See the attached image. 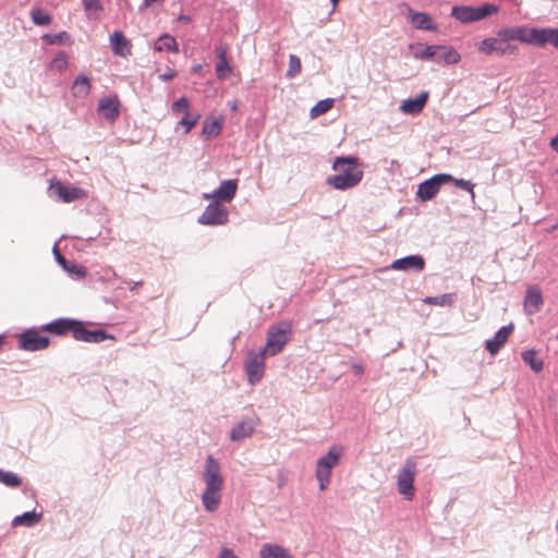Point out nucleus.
I'll use <instances>...</instances> for the list:
<instances>
[{
  "instance_id": "nucleus-54",
  "label": "nucleus",
  "mask_w": 558,
  "mask_h": 558,
  "mask_svg": "<svg viewBox=\"0 0 558 558\" xmlns=\"http://www.w3.org/2000/svg\"><path fill=\"white\" fill-rule=\"evenodd\" d=\"M142 281H136V282H126V284L130 287L131 290H134L136 287H140L142 286Z\"/></svg>"
},
{
  "instance_id": "nucleus-34",
  "label": "nucleus",
  "mask_w": 558,
  "mask_h": 558,
  "mask_svg": "<svg viewBox=\"0 0 558 558\" xmlns=\"http://www.w3.org/2000/svg\"><path fill=\"white\" fill-rule=\"evenodd\" d=\"M301 70H302V63H301L300 58L294 54H290L289 66L286 72V76L288 78H293L301 73Z\"/></svg>"
},
{
  "instance_id": "nucleus-47",
  "label": "nucleus",
  "mask_w": 558,
  "mask_h": 558,
  "mask_svg": "<svg viewBox=\"0 0 558 558\" xmlns=\"http://www.w3.org/2000/svg\"><path fill=\"white\" fill-rule=\"evenodd\" d=\"M218 558H239L233 550L229 548H222Z\"/></svg>"
},
{
  "instance_id": "nucleus-56",
  "label": "nucleus",
  "mask_w": 558,
  "mask_h": 558,
  "mask_svg": "<svg viewBox=\"0 0 558 558\" xmlns=\"http://www.w3.org/2000/svg\"><path fill=\"white\" fill-rule=\"evenodd\" d=\"M281 558H292V556L283 548H281Z\"/></svg>"
},
{
  "instance_id": "nucleus-28",
  "label": "nucleus",
  "mask_w": 558,
  "mask_h": 558,
  "mask_svg": "<svg viewBox=\"0 0 558 558\" xmlns=\"http://www.w3.org/2000/svg\"><path fill=\"white\" fill-rule=\"evenodd\" d=\"M41 518H43L41 512H35V511L24 512L23 514L16 515L13 519L12 525H14V526L24 525V526L31 527V526H34L35 524H37L38 522H40Z\"/></svg>"
},
{
  "instance_id": "nucleus-32",
  "label": "nucleus",
  "mask_w": 558,
  "mask_h": 558,
  "mask_svg": "<svg viewBox=\"0 0 558 558\" xmlns=\"http://www.w3.org/2000/svg\"><path fill=\"white\" fill-rule=\"evenodd\" d=\"M522 360L536 373L543 369V362L536 357V352L534 350L524 351L522 353Z\"/></svg>"
},
{
  "instance_id": "nucleus-17",
  "label": "nucleus",
  "mask_w": 558,
  "mask_h": 558,
  "mask_svg": "<svg viewBox=\"0 0 558 558\" xmlns=\"http://www.w3.org/2000/svg\"><path fill=\"white\" fill-rule=\"evenodd\" d=\"M408 14L412 25L416 29L435 31L436 24L433 23L430 16L425 12H414L410 7H407Z\"/></svg>"
},
{
  "instance_id": "nucleus-51",
  "label": "nucleus",
  "mask_w": 558,
  "mask_h": 558,
  "mask_svg": "<svg viewBox=\"0 0 558 558\" xmlns=\"http://www.w3.org/2000/svg\"><path fill=\"white\" fill-rule=\"evenodd\" d=\"M289 340V338L287 337L286 335V329L283 327V324L281 323V340H280V343H281V348L284 345V343Z\"/></svg>"
},
{
  "instance_id": "nucleus-26",
  "label": "nucleus",
  "mask_w": 558,
  "mask_h": 558,
  "mask_svg": "<svg viewBox=\"0 0 558 558\" xmlns=\"http://www.w3.org/2000/svg\"><path fill=\"white\" fill-rule=\"evenodd\" d=\"M92 88L89 78L85 75H78L71 86L72 95L76 98H85Z\"/></svg>"
},
{
  "instance_id": "nucleus-2",
  "label": "nucleus",
  "mask_w": 558,
  "mask_h": 558,
  "mask_svg": "<svg viewBox=\"0 0 558 558\" xmlns=\"http://www.w3.org/2000/svg\"><path fill=\"white\" fill-rule=\"evenodd\" d=\"M332 169L338 172L328 177L326 182L335 190L345 191L356 186L363 179L362 165L356 157H337Z\"/></svg>"
},
{
  "instance_id": "nucleus-58",
  "label": "nucleus",
  "mask_w": 558,
  "mask_h": 558,
  "mask_svg": "<svg viewBox=\"0 0 558 558\" xmlns=\"http://www.w3.org/2000/svg\"><path fill=\"white\" fill-rule=\"evenodd\" d=\"M338 1L339 0H330V2L332 3L333 9L337 7Z\"/></svg>"
},
{
  "instance_id": "nucleus-23",
  "label": "nucleus",
  "mask_w": 558,
  "mask_h": 558,
  "mask_svg": "<svg viewBox=\"0 0 558 558\" xmlns=\"http://www.w3.org/2000/svg\"><path fill=\"white\" fill-rule=\"evenodd\" d=\"M98 111L109 121H114L119 116V101L117 98H101L98 105Z\"/></svg>"
},
{
  "instance_id": "nucleus-29",
  "label": "nucleus",
  "mask_w": 558,
  "mask_h": 558,
  "mask_svg": "<svg viewBox=\"0 0 558 558\" xmlns=\"http://www.w3.org/2000/svg\"><path fill=\"white\" fill-rule=\"evenodd\" d=\"M155 50L156 51H170L177 53L179 51L178 43L175 38L169 34L161 35L156 44H155Z\"/></svg>"
},
{
  "instance_id": "nucleus-45",
  "label": "nucleus",
  "mask_w": 558,
  "mask_h": 558,
  "mask_svg": "<svg viewBox=\"0 0 558 558\" xmlns=\"http://www.w3.org/2000/svg\"><path fill=\"white\" fill-rule=\"evenodd\" d=\"M63 36H66L65 32H61L56 35H45L44 39L49 44H56V43H60L62 40Z\"/></svg>"
},
{
  "instance_id": "nucleus-37",
  "label": "nucleus",
  "mask_w": 558,
  "mask_h": 558,
  "mask_svg": "<svg viewBox=\"0 0 558 558\" xmlns=\"http://www.w3.org/2000/svg\"><path fill=\"white\" fill-rule=\"evenodd\" d=\"M0 482L10 487H17L21 484V480L15 473L4 471H0Z\"/></svg>"
},
{
  "instance_id": "nucleus-49",
  "label": "nucleus",
  "mask_w": 558,
  "mask_h": 558,
  "mask_svg": "<svg viewBox=\"0 0 558 558\" xmlns=\"http://www.w3.org/2000/svg\"><path fill=\"white\" fill-rule=\"evenodd\" d=\"M351 367L355 375L361 376L364 374V366L357 362H352Z\"/></svg>"
},
{
  "instance_id": "nucleus-16",
  "label": "nucleus",
  "mask_w": 558,
  "mask_h": 558,
  "mask_svg": "<svg viewBox=\"0 0 558 558\" xmlns=\"http://www.w3.org/2000/svg\"><path fill=\"white\" fill-rule=\"evenodd\" d=\"M504 35L508 38L509 41H520L527 45H533V27L529 28L526 26H512V27H504Z\"/></svg>"
},
{
  "instance_id": "nucleus-44",
  "label": "nucleus",
  "mask_w": 558,
  "mask_h": 558,
  "mask_svg": "<svg viewBox=\"0 0 558 558\" xmlns=\"http://www.w3.org/2000/svg\"><path fill=\"white\" fill-rule=\"evenodd\" d=\"M86 11H98L101 9L99 0H84Z\"/></svg>"
},
{
  "instance_id": "nucleus-10",
  "label": "nucleus",
  "mask_w": 558,
  "mask_h": 558,
  "mask_svg": "<svg viewBox=\"0 0 558 558\" xmlns=\"http://www.w3.org/2000/svg\"><path fill=\"white\" fill-rule=\"evenodd\" d=\"M49 339L35 329L25 330L20 337V348L26 351H39L48 347Z\"/></svg>"
},
{
  "instance_id": "nucleus-30",
  "label": "nucleus",
  "mask_w": 558,
  "mask_h": 558,
  "mask_svg": "<svg viewBox=\"0 0 558 558\" xmlns=\"http://www.w3.org/2000/svg\"><path fill=\"white\" fill-rule=\"evenodd\" d=\"M423 302L429 305L437 306H451L454 302V295L451 293H446L436 296H426Z\"/></svg>"
},
{
  "instance_id": "nucleus-55",
  "label": "nucleus",
  "mask_w": 558,
  "mask_h": 558,
  "mask_svg": "<svg viewBox=\"0 0 558 558\" xmlns=\"http://www.w3.org/2000/svg\"><path fill=\"white\" fill-rule=\"evenodd\" d=\"M180 22L189 23L191 21V17L189 15H180L178 19Z\"/></svg>"
},
{
  "instance_id": "nucleus-41",
  "label": "nucleus",
  "mask_w": 558,
  "mask_h": 558,
  "mask_svg": "<svg viewBox=\"0 0 558 558\" xmlns=\"http://www.w3.org/2000/svg\"><path fill=\"white\" fill-rule=\"evenodd\" d=\"M51 66L58 71H62L68 66V57L64 52L58 53L51 61Z\"/></svg>"
},
{
  "instance_id": "nucleus-6",
  "label": "nucleus",
  "mask_w": 558,
  "mask_h": 558,
  "mask_svg": "<svg viewBox=\"0 0 558 558\" xmlns=\"http://www.w3.org/2000/svg\"><path fill=\"white\" fill-rule=\"evenodd\" d=\"M499 11V7L494 3H484L480 7L454 5L451 9V15L463 24L481 21Z\"/></svg>"
},
{
  "instance_id": "nucleus-9",
  "label": "nucleus",
  "mask_w": 558,
  "mask_h": 558,
  "mask_svg": "<svg viewBox=\"0 0 558 558\" xmlns=\"http://www.w3.org/2000/svg\"><path fill=\"white\" fill-rule=\"evenodd\" d=\"M453 180V178L450 174H436L424 182H422L416 192V196L422 202H427L432 199L440 190V187Z\"/></svg>"
},
{
  "instance_id": "nucleus-13",
  "label": "nucleus",
  "mask_w": 558,
  "mask_h": 558,
  "mask_svg": "<svg viewBox=\"0 0 558 558\" xmlns=\"http://www.w3.org/2000/svg\"><path fill=\"white\" fill-rule=\"evenodd\" d=\"M513 330V325L509 324L502 326L499 330H497L493 338L487 339L485 341V349L492 354L495 355L499 352V350L504 347L507 339L511 335Z\"/></svg>"
},
{
  "instance_id": "nucleus-18",
  "label": "nucleus",
  "mask_w": 558,
  "mask_h": 558,
  "mask_svg": "<svg viewBox=\"0 0 558 558\" xmlns=\"http://www.w3.org/2000/svg\"><path fill=\"white\" fill-rule=\"evenodd\" d=\"M413 50V57L420 60L435 61L440 49V45H423L413 44L410 45Z\"/></svg>"
},
{
  "instance_id": "nucleus-11",
  "label": "nucleus",
  "mask_w": 558,
  "mask_h": 558,
  "mask_svg": "<svg viewBox=\"0 0 558 558\" xmlns=\"http://www.w3.org/2000/svg\"><path fill=\"white\" fill-rule=\"evenodd\" d=\"M238 190V184L235 180H225L220 183L218 189H216L211 193H205V199H215V202H230Z\"/></svg>"
},
{
  "instance_id": "nucleus-46",
  "label": "nucleus",
  "mask_w": 558,
  "mask_h": 558,
  "mask_svg": "<svg viewBox=\"0 0 558 558\" xmlns=\"http://www.w3.org/2000/svg\"><path fill=\"white\" fill-rule=\"evenodd\" d=\"M215 52H216V56L218 57L219 61L227 59V47L221 46V45L217 46Z\"/></svg>"
},
{
  "instance_id": "nucleus-25",
  "label": "nucleus",
  "mask_w": 558,
  "mask_h": 558,
  "mask_svg": "<svg viewBox=\"0 0 558 558\" xmlns=\"http://www.w3.org/2000/svg\"><path fill=\"white\" fill-rule=\"evenodd\" d=\"M556 28L546 27V28H539V27H533V45L538 47H544L548 44H551L553 36Z\"/></svg>"
},
{
  "instance_id": "nucleus-7",
  "label": "nucleus",
  "mask_w": 558,
  "mask_h": 558,
  "mask_svg": "<svg viewBox=\"0 0 558 558\" xmlns=\"http://www.w3.org/2000/svg\"><path fill=\"white\" fill-rule=\"evenodd\" d=\"M416 475V463L413 459H408L397 476V489L407 500L414 497V478Z\"/></svg>"
},
{
  "instance_id": "nucleus-14",
  "label": "nucleus",
  "mask_w": 558,
  "mask_h": 558,
  "mask_svg": "<svg viewBox=\"0 0 558 558\" xmlns=\"http://www.w3.org/2000/svg\"><path fill=\"white\" fill-rule=\"evenodd\" d=\"M50 190L53 191L58 197L65 203H70L86 196V193L76 186L64 185L60 182L51 184Z\"/></svg>"
},
{
  "instance_id": "nucleus-21",
  "label": "nucleus",
  "mask_w": 558,
  "mask_h": 558,
  "mask_svg": "<svg viewBox=\"0 0 558 558\" xmlns=\"http://www.w3.org/2000/svg\"><path fill=\"white\" fill-rule=\"evenodd\" d=\"M255 429V423L251 418H246L238 423L230 433V438L233 441H240L250 437Z\"/></svg>"
},
{
  "instance_id": "nucleus-53",
  "label": "nucleus",
  "mask_w": 558,
  "mask_h": 558,
  "mask_svg": "<svg viewBox=\"0 0 558 558\" xmlns=\"http://www.w3.org/2000/svg\"><path fill=\"white\" fill-rule=\"evenodd\" d=\"M550 45H553L558 50V28H556V31L554 33L553 40H551Z\"/></svg>"
},
{
  "instance_id": "nucleus-38",
  "label": "nucleus",
  "mask_w": 558,
  "mask_h": 558,
  "mask_svg": "<svg viewBox=\"0 0 558 558\" xmlns=\"http://www.w3.org/2000/svg\"><path fill=\"white\" fill-rule=\"evenodd\" d=\"M199 116L192 117L190 111L183 113V117L180 119L178 125L184 128V133H189L192 128L197 123Z\"/></svg>"
},
{
  "instance_id": "nucleus-4",
  "label": "nucleus",
  "mask_w": 558,
  "mask_h": 558,
  "mask_svg": "<svg viewBox=\"0 0 558 558\" xmlns=\"http://www.w3.org/2000/svg\"><path fill=\"white\" fill-rule=\"evenodd\" d=\"M342 453L343 448L341 446L333 445L325 456L317 460L315 476L318 481L320 490H325L329 485L331 470L339 464Z\"/></svg>"
},
{
  "instance_id": "nucleus-27",
  "label": "nucleus",
  "mask_w": 558,
  "mask_h": 558,
  "mask_svg": "<svg viewBox=\"0 0 558 558\" xmlns=\"http://www.w3.org/2000/svg\"><path fill=\"white\" fill-rule=\"evenodd\" d=\"M461 60V56L459 52L452 48L447 46H440L437 58H435V62H444L446 64H457Z\"/></svg>"
},
{
  "instance_id": "nucleus-22",
  "label": "nucleus",
  "mask_w": 558,
  "mask_h": 558,
  "mask_svg": "<svg viewBox=\"0 0 558 558\" xmlns=\"http://www.w3.org/2000/svg\"><path fill=\"white\" fill-rule=\"evenodd\" d=\"M110 45L112 51L121 57L131 54L130 41L125 38L122 32H114L110 36Z\"/></svg>"
},
{
  "instance_id": "nucleus-19",
  "label": "nucleus",
  "mask_w": 558,
  "mask_h": 558,
  "mask_svg": "<svg viewBox=\"0 0 558 558\" xmlns=\"http://www.w3.org/2000/svg\"><path fill=\"white\" fill-rule=\"evenodd\" d=\"M427 98L428 94L423 92L415 98L404 100L400 106V110L407 114H417L426 105Z\"/></svg>"
},
{
  "instance_id": "nucleus-50",
  "label": "nucleus",
  "mask_w": 558,
  "mask_h": 558,
  "mask_svg": "<svg viewBox=\"0 0 558 558\" xmlns=\"http://www.w3.org/2000/svg\"><path fill=\"white\" fill-rule=\"evenodd\" d=\"M53 252L56 254V258L58 260V263L63 267V268H66V264L69 263L57 250V247L54 246L53 248Z\"/></svg>"
},
{
  "instance_id": "nucleus-40",
  "label": "nucleus",
  "mask_w": 558,
  "mask_h": 558,
  "mask_svg": "<svg viewBox=\"0 0 558 558\" xmlns=\"http://www.w3.org/2000/svg\"><path fill=\"white\" fill-rule=\"evenodd\" d=\"M260 558H279V546L265 544L260 549Z\"/></svg>"
},
{
  "instance_id": "nucleus-15",
  "label": "nucleus",
  "mask_w": 558,
  "mask_h": 558,
  "mask_svg": "<svg viewBox=\"0 0 558 558\" xmlns=\"http://www.w3.org/2000/svg\"><path fill=\"white\" fill-rule=\"evenodd\" d=\"M425 266V260L421 255H409L399 259H396L390 265L393 270H415L422 271Z\"/></svg>"
},
{
  "instance_id": "nucleus-1",
  "label": "nucleus",
  "mask_w": 558,
  "mask_h": 558,
  "mask_svg": "<svg viewBox=\"0 0 558 558\" xmlns=\"http://www.w3.org/2000/svg\"><path fill=\"white\" fill-rule=\"evenodd\" d=\"M202 478L205 484L202 505L207 512H215L222 500L225 478L219 462L213 456L206 458Z\"/></svg>"
},
{
  "instance_id": "nucleus-33",
  "label": "nucleus",
  "mask_w": 558,
  "mask_h": 558,
  "mask_svg": "<svg viewBox=\"0 0 558 558\" xmlns=\"http://www.w3.org/2000/svg\"><path fill=\"white\" fill-rule=\"evenodd\" d=\"M31 17L34 24L40 26L49 25L51 22L50 15L39 8L31 11Z\"/></svg>"
},
{
  "instance_id": "nucleus-24",
  "label": "nucleus",
  "mask_w": 558,
  "mask_h": 558,
  "mask_svg": "<svg viewBox=\"0 0 558 558\" xmlns=\"http://www.w3.org/2000/svg\"><path fill=\"white\" fill-rule=\"evenodd\" d=\"M76 324V320L69 318H60L45 325L44 329L54 335H64L68 331H71L73 333Z\"/></svg>"
},
{
  "instance_id": "nucleus-59",
  "label": "nucleus",
  "mask_w": 558,
  "mask_h": 558,
  "mask_svg": "<svg viewBox=\"0 0 558 558\" xmlns=\"http://www.w3.org/2000/svg\"><path fill=\"white\" fill-rule=\"evenodd\" d=\"M554 228H558V221H557V225Z\"/></svg>"
},
{
  "instance_id": "nucleus-20",
  "label": "nucleus",
  "mask_w": 558,
  "mask_h": 558,
  "mask_svg": "<svg viewBox=\"0 0 558 558\" xmlns=\"http://www.w3.org/2000/svg\"><path fill=\"white\" fill-rule=\"evenodd\" d=\"M543 304L542 292L538 288L532 287L526 291L524 299V310L527 314H534L539 311Z\"/></svg>"
},
{
  "instance_id": "nucleus-57",
  "label": "nucleus",
  "mask_w": 558,
  "mask_h": 558,
  "mask_svg": "<svg viewBox=\"0 0 558 558\" xmlns=\"http://www.w3.org/2000/svg\"><path fill=\"white\" fill-rule=\"evenodd\" d=\"M201 69H202V65H201V64H197V65H194V66L192 68V71H193L194 73H197V72H199V71H201Z\"/></svg>"
},
{
  "instance_id": "nucleus-43",
  "label": "nucleus",
  "mask_w": 558,
  "mask_h": 558,
  "mask_svg": "<svg viewBox=\"0 0 558 558\" xmlns=\"http://www.w3.org/2000/svg\"><path fill=\"white\" fill-rule=\"evenodd\" d=\"M66 271H69L70 274H73L75 275L77 278H81V277H84L86 271H85V268L82 267V266H78L74 263H68L66 264V268H64Z\"/></svg>"
},
{
  "instance_id": "nucleus-52",
  "label": "nucleus",
  "mask_w": 558,
  "mask_h": 558,
  "mask_svg": "<svg viewBox=\"0 0 558 558\" xmlns=\"http://www.w3.org/2000/svg\"><path fill=\"white\" fill-rule=\"evenodd\" d=\"M550 147L558 153V134L551 138L550 141Z\"/></svg>"
},
{
  "instance_id": "nucleus-42",
  "label": "nucleus",
  "mask_w": 558,
  "mask_h": 558,
  "mask_svg": "<svg viewBox=\"0 0 558 558\" xmlns=\"http://www.w3.org/2000/svg\"><path fill=\"white\" fill-rule=\"evenodd\" d=\"M452 181H454V185L457 187L468 191L471 194L472 198L475 197L474 184L471 181L464 179H453Z\"/></svg>"
},
{
  "instance_id": "nucleus-3",
  "label": "nucleus",
  "mask_w": 558,
  "mask_h": 558,
  "mask_svg": "<svg viewBox=\"0 0 558 558\" xmlns=\"http://www.w3.org/2000/svg\"><path fill=\"white\" fill-rule=\"evenodd\" d=\"M279 352V326H272L268 333L267 344L258 351H250L244 362V368L250 384L258 383L265 369V357L267 354L276 355Z\"/></svg>"
},
{
  "instance_id": "nucleus-12",
  "label": "nucleus",
  "mask_w": 558,
  "mask_h": 558,
  "mask_svg": "<svg viewBox=\"0 0 558 558\" xmlns=\"http://www.w3.org/2000/svg\"><path fill=\"white\" fill-rule=\"evenodd\" d=\"M73 338L77 341H84L89 343H99L108 338L107 333L101 330H88L85 328L83 323L77 322L75 329L73 330Z\"/></svg>"
},
{
  "instance_id": "nucleus-48",
  "label": "nucleus",
  "mask_w": 558,
  "mask_h": 558,
  "mask_svg": "<svg viewBox=\"0 0 558 558\" xmlns=\"http://www.w3.org/2000/svg\"><path fill=\"white\" fill-rule=\"evenodd\" d=\"M177 76V72L173 71V70H168L167 72L162 73L159 75V78L161 81H169V80H172Z\"/></svg>"
},
{
  "instance_id": "nucleus-5",
  "label": "nucleus",
  "mask_w": 558,
  "mask_h": 558,
  "mask_svg": "<svg viewBox=\"0 0 558 558\" xmlns=\"http://www.w3.org/2000/svg\"><path fill=\"white\" fill-rule=\"evenodd\" d=\"M504 28H500L495 37H487L478 44V51L492 56H511L517 54L519 48L517 45L511 44L508 38L504 35Z\"/></svg>"
},
{
  "instance_id": "nucleus-8",
  "label": "nucleus",
  "mask_w": 558,
  "mask_h": 558,
  "mask_svg": "<svg viewBox=\"0 0 558 558\" xmlns=\"http://www.w3.org/2000/svg\"><path fill=\"white\" fill-rule=\"evenodd\" d=\"M229 213L227 208L218 202H211L207 205L197 222L203 226H222L228 222Z\"/></svg>"
},
{
  "instance_id": "nucleus-31",
  "label": "nucleus",
  "mask_w": 558,
  "mask_h": 558,
  "mask_svg": "<svg viewBox=\"0 0 558 558\" xmlns=\"http://www.w3.org/2000/svg\"><path fill=\"white\" fill-rule=\"evenodd\" d=\"M335 99L333 98H326L323 100H319L312 109H311V117L312 118H318L319 116L326 113L329 111L333 106Z\"/></svg>"
},
{
  "instance_id": "nucleus-36",
  "label": "nucleus",
  "mask_w": 558,
  "mask_h": 558,
  "mask_svg": "<svg viewBox=\"0 0 558 558\" xmlns=\"http://www.w3.org/2000/svg\"><path fill=\"white\" fill-rule=\"evenodd\" d=\"M232 73V68L230 66L227 59L218 61L216 64V75L219 80H226Z\"/></svg>"
},
{
  "instance_id": "nucleus-39",
  "label": "nucleus",
  "mask_w": 558,
  "mask_h": 558,
  "mask_svg": "<svg viewBox=\"0 0 558 558\" xmlns=\"http://www.w3.org/2000/svg\"><path fill=\"white\" fill-rule=\"evenodd\" d=\"M172 112L177 116L183 114L190 111L189 100L185 97H181L172 104Z\"/></svg>"
},
{
  "instance_id": "nucleus-35",
  "label": "nucleus",
  "mask_w": 558,
  "mask_h": 558,
  "mask_svg": "<svg viewBox=\"0 0 558 558\" xmlns=\"http://www.w3.org/2000/svg\"><path fill=\"white\" fill-rule=\"evenodd\" d=\"M221 125L217 121H205L202 128V133L208 137L219 135Z\"/></svg>"
}]
</instances>
